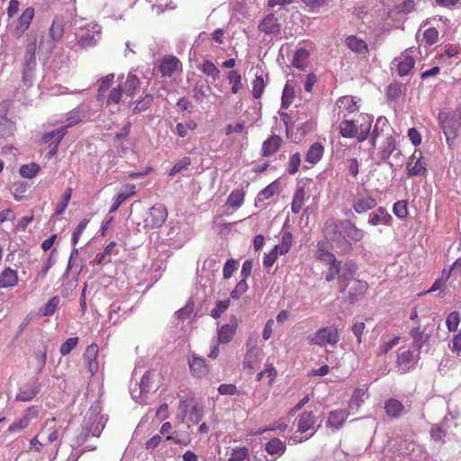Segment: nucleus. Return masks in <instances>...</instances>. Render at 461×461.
<instances>
[{"label":"nucleus","instance_id":"obj_47","mask_svg":"<svg viewBox=\"0 0 461 461\" xmlns=\"http://www.w3.org/2000/svg\"><path fill=\"white\" fill-rule=\"evenodd\" d=\"M41 170V167L36 163L24 164L20 169L19 173L23 177L25 178H32L34 177Z\"/></svg>","mask_w":461,"mask_h":461},{"label":"nucleus","instance_id":"obj_15","mask_svg":"<svg viewBox=\"0 0 461 461\" xmlns=\"http://www.w3.org/2000/svg\"><path fill=\"white\" fill-rule=\"evenodd\" d=\"M340 225L346 238L349 241L353 240L357 242L363 240L365 236L364 230L357 227L351 221L340 220Z\"/></svg>","mask_w":461,"mask_h":461},{"label":"nucleus","instance_id":"obj_60","mask_svg":"<svg viewBox=\"0 0 461 461\" xmlns=\"http://www.w3.org/2000/svg\"><path fill=\"white\" fill-rule=\"evenodd\" d=\"M122 90L121 86H117L116 87H113L109 95L106 97V104L112 105V104H117L122 99Z\"/></svg>","mask_w":461,"mask_h":461},{"label":"nucleus","instance_id":"obj_33","mask_svg":"<svg viewBox=\"0 0 461 461\" xmlns=\"http://www.w3.org/2000/svg\"><path fill=\"white\" fill-rule=\"evenodd\" d=\"M396 150L395 139L393 135H388L385 140V143L378 152V157L383 161H387L388 158Z\"/></svg>","mask_w":461,"mask_h":461},{"label":"nucleus","instance_id":"obj_13","mask_svg":"<svg viewBox=\"0 0 461 461\" xmlns=\"http://www.w3.org/2000/svg\"><path fill=\"white\" fill-rule=\"evenodd\" d=\"M357 270V265L353 260H347L341 267V273L339 276V283L340 285V292L345 293L349 285V281L353 280V276Z\"/></svg>","mask_w":461,"mask_h":461},{"label":"nucleus","instance_id":"obj_39","mask_svg":"<svg viewBox=\"0 0 461 461\" xmlns=\"http://www.w3.org/2000/svg\"><path fill=\"white\" fill-rule=\"evenodd\" d=\"M346 43L352 51L357 53H363L367 50L366 43L362 39H359L355 35L347 37Z\"/></svg>","mask_w":461,"mask_h":461},{"label":"nucleus","instance_id":"obj_55","mask_svg":"<svg viewBox=\"0 0 461 461\" xmlns=\"http://www.w3.org/2000/svg\"><path fill=\"white\" fill-rule=\"evenodd\" d=\"M59 301L60 300L58 296H54V297L50 298L41 308V315L42 316H51L55 312V311L59 303Z\"/></svg>","mask_w":461,"mask_h":461},{"label":"nucleus","instance_id":"obj_64","mask_svg":"<svg viewBox=\"0 0 461 461\" xmlns=\"http://www.w3.org/2000/svg\"><path fill=\"white\" fill-rule=\"evenodd\" d=\"M429 433L434 441H441L446 437L447 430L440 424H433Z\"/></svg>","mask_w":461,"mask_h":461},{"label":"nucleus","instance_id":"obj_34","mask_svg":"<svg viewBox=\"0 0 461 461\" xmlns=\"http://www.w3.org/2000/svg\"><path fill=\"white\" fill-rule=\"evenodd\" d=\"M309 56V51L304 48L297 49L293 56V66L300 70H304L306 68V61Z\"/></svg>","mask_w":461,"mask_h":461},{"label":"nucleus","instance_id":"obj_45","mask_svg":"<svg viewBox=\"0 0 461 461\" xmlns=\"http://www.w3.org/2000/svg\"><path fill=\"white\" fill-rule=\"evenodd\" d=\"M193 403L192 399H181L179 401L178 408H177V413L176 415V419L179 423H184L185 417L187 416V413L189 411V409L191 407V404Z\"/></svg>","mask_w":461,"mask_h":461},{"label":"nucleus","instance_id":"obj_42","mask_svg":"<svg viewBox=\"0 0 461 461\" xmlns=\"http://www.w3.org/2000/svg\"><path fill=\"white\" fill-rule=\"evenodd\" d=\"M228 461H250L249 448L246 447H237L232 448Z\"/></svg>","mask_w":461,"mask_h":461},{"label":"nucleus","instance_id":"obj_16","mask_svg":"<svg viewBox=\"0 0 461 461\" xmlns=\"http://www.w3.org/2000/svg\"><path fill=\"white\" fill-rule=\"evenodd\" d=\"M188 365L191 373L196 377H203L208 374L209 369L205 363V359L196 354H192L188 357Z\"/></svg>","mask_w":461,"mask_h":461},{"label":"nucleus","instance_id":"obj_36","mask_svg":"<svg viewBox=\"0 0 461 461\" xmlns=\"http://www.w3.org/2000/svg\"><path fill=\"white\" fill-rule=\"evenodd\" d=\"M415 64L414 59L407 55L397 63L396 73L399 77H404L410 74Z\"/></svg>","mask_w":461,"mask_h":461},{"label":"nucleus","instance_id":"obj_6","mask_svg":"<svg viewBox=\"0 0 461 461\" xmlns=\"http://www.w3.org/2000/svg\"><path fill=\"white\" fill-rule=\"evenodd\" d=\"M167 218V210L162 203L153 205L144 219V229L153 230L160 228Z\"/></svg>","mask_w":461,"mask_h":461},{"label":"nucleus","instance_id":"obj_10","mask_svg":"<svg viewBox=\"0 0 461 461\" xmlns=\"http://www.w3.org/2000/svg\"><path fill=\"white\" fill-rule=\"evenodd\" d=\"M315 423L316 417L312 411H303L300 414L298 419L297 431L301 434L309 432V434L304 437V439H309L316 433L320 427L315 428Z\"/></svg>","mask_w":461,"mask_h":461},{"label":"nucleus","instance_id":"obj_26","mask_svg":"<svg viewBox=\"0 0 461 461\" xmlns=\"http://www.w3.org/2000/svg\"><path fill=\"white\" fill-rule=\"evenodd\" d=\"M392 219V216L387 212L385 208L380 206L375 212L370 214L368 223L372 226H377L380 224L389 225Z\"/></svg>","mask_w":461,"mask_h":461},{"label":"nucleus","instance_id":"obj_27","mask_svg":"<svg viewBox=\"0 0 461 461\" xmlns=\"http://www.w3.org/2000/svg\"><path fill=\"white\" fill-rule=\"evenodd\" d=\"M68 132V126H62L56 130L44 133L41 138V142L43 144L58 143L61 141Z\"/></svg>","mask_w":461,"mask_h":461},{"label":"nucleus","instance_id":"obj_54","mask_svg":"<svg viewBox=\"0 0 461 461\" xmlns=\"http://www.w3.org/2000/svg\"><path fill=\"white\" fill-rule=\"evenodd\" d=\"M303 199H304V190L303 188H299L296 190L293 202L291 203V210L294 213H299L303 205Z\"/></svg>","mask_w":461,"mask_h":461},{"label":"nucleus","instance_id":"obj_43","mask_svg":"<svg viewBox=\"0 0 461 461\" xmlns=\"http://www.w3.org/2000/svg\"><path fill=\"white\" fill-rule=\"evenodd\" d=\"M140 87V80L136 75L129 73L124 83V92L129 96H133Z\"/></svg>","mask_w":461,"mask_h":461},{"label":"nucleus","instance_id":"obj_3","mask_svg":"<svg viewBox=\"0 0 461 461\" xmlns=\"http://www.w3.org/2000/svg\"><path fill=\"white\" fill-rule=\"evenodd\" d=\"M37 39H32L27 43L25 53L22 63V82L26 87H31L35 77Z\"/></svg>","mask_w":461,"mask_h":461},{"label":"nucleus","instance_id":"obj_24","mask_svg":"<svg viewBox=\"0 0 461 461\" xmlns=\"http://www.w3.org/2000/svg\"><path fill=\"white\" fill-rule=\"evenodd\" d=\"M35 11L32 7H27L18 19L17 25L15 27L16 33L22 35L29 27L34 17Z\"/></svg>","mask_w":461,"mask_h":461},{"label":"nucleus","instance_id":"obj_52","mask_svg":"<svg viewBox=\"0 0 461 461\" xmlns=\"http://www.w3.org/2000/svg\"><path fill=\"white\" fill-rule=\"evenodd\" d=\"M72 194V188L68 187L62 195L61 201L57 204L54 215H61L68 205Z\"/></svg>","mask_w":461,"mask_h":461},{"label":"nucleus","instance_id":"obj_12","mask_svg":"<svg viewBox=\"0 0 461 461\" xmlns=\"http://www.w3.org/2000/svg\"><path fill=\"white\" fill-rule=\"evenodd\" d=\"M7 104H0V138L8 139L14 135L16 126L14 122L6 117Z\"/></svg>","mask_w":461,"mask_h":461},{"label":"nucleus","instance_id":"obj_25","mask_svg":"<svg viewBox=\"0 0 461 461\" xmlns=\"http://www.w3.org/2000/svg\"><path fill=\"white\" fill-rule=\"evenodd\" d=\"M18 283L17 271L11 267H5L0 273V288H12Z\"/></svg>","mask_w":461,"mask_h":461},{"label":"nucleus","instance_id":"obj_57","mask_svg":"<svg viewBox=\"0 0 461 461\" xmlns=\"http://www.w3.org/2000/svg\"><path fill=\"white\" fill-rule=\"evenodd\" d=\"M78 340L77 337H72L64 341L59 348L60 355L63 357L68 355L77 347Z\"/></svg>","mask_w":461,"mask_h":461},{"label":"nucleus","instance_id":"obj_61","mask_svg":"<svg viewBox=\"0 0 461 461\" xmlns=\"http://www.w3.org/2000/svg\"><path fill=\"white\" fill-rule=\"evenodd\" d=\"M230 299L217 301L216 306L211 312V316L213 319H218L229 308Z\"/></svg>","mask_w":461,"mask_h":461},{"label":"nucleus","instance_id":"obj_5","mask_svg":"<svg viewBox=\"0 0 461 461\" xmlns=\"http://www.w3.org/2000/svg\"><path fill=\"white\" fill-rule=\"evenodd\" d=\"M64 34V21L56 17L50 28V39L41 37L39 48L50 54L55 48L56 42L59 41Z\"/></svg>","mask_w":461,"mask_h":461},{"label":"nucleus","instance_id":"obj_58","mask_svg":"<svg viewBox=\"0 0 461 461\" xmlns=\"http://www.w3.org/2000/svg\"><path fill=\"white\" fill-rule=\"evenodd\" d=\"M393 212L399 219H405L408 215L407 201L401 200L394 203L393 207Z\"/></svg>","mask_w":461,"mask_h":461},{"label":"nucleus","instance_id":"obj_31","mask_svg":"<svg viewBox=\"0 0 461 461\" xmlns=\"http://www.w3.org/2000/svg\"><path fill=\"white\" fill-rule=\"evenodd\" d=\"M323 153L324 147L319 142H314L310 146L306 153L305 161L310 164H316L321 160Z\"/></svg>","mask_w":461,"mask_h":461},{"label":"nucleus","instance_id":"obj_53","mask_svg":"<svg viewBox=\"0 0 461 461\" xmlns=\"http://www.w3.org/2000/svg\"><path fill=\"white\" fill-rule=\"evenodd\" d=\"M294 98V88L291 86H289L288 84H285V86L283 89V93H282L281 107L284 109H287L293 103Z\"/></svg>","mask_w":461,"mask_h":461},{"label":"nucleus","instance_id":"obj_48","mask_svg":"<svg viewBox=\"0 0 461 461\" xmlns=\"http://www.w3.org/2000/svg\"><path fill=\"white\" fill-rule=\"evenodd\" d=\"M154 97L150 94H146L140 99L137 100L136 105L133 108L134 113H140L146 111L153 103Z\"/></svg>","mask_w":461,"mask_h":461},{"label":"nucleus","instance_id":"obj_56","mask_svg":"<svg viewBox=\"0 0 461 461\" xmlns=\"http://www.w3.org/2000/svg\"><path fill=\"white\" fill-rule=\"evenodd\" d=\"M190 165H191V158L189 157H183L181 159H179L177 162L175 163V165L169 171V176H176V174L180 173L181 171L187 169Z\"/></svg>","mask_w":461,"mask_h":461},{"label":"nucleus","instance_id":"obj_46","mask_svg":"<svg viewBox=\"0 0 461 461\" xmlns=\"http://www.w3.org/2000/svg\"><path fill=\"white\" fill-rule=\"evenodd\" d=\"M292 242H293L292 233L289 231L284 232L282 234L280 244L276 245L274 247L275 250H278L280 256L285 255L289 251V249L292 246Z\"/></svg>","mask_w":461,"mask_h":461},{"label":"nucleus","instance_id":"obj_30","mask_svg":"<svg viewBox=\"0 0 461 461\" xmlns=\"http://www.w3.org/2000/svg\"><path fill=\"white\" fill-rule=\"evenodd\" d=\"M384 410L389 417L398 419L402 414L404 406L396 399H389L384 403Z\"/></svg>","mask_w":461,"mask_h":461},{"label":"nucleus","instance_id":"obj_29","mask_svg":"<svg viewBox=\"0 0 461 461\" xmlns=\"http://www.w3.org/2000/svg\"><path fill=\"white\" fill-rule=\"evenodd\" d=\"M179 60L176 57H168L162 59L159 65V72L162 77H171L177 69Z\"/></svg>","mask_w":461,"mask_h":461},{"label":"nucleus","instance_id":"obj_32","mask_svg":"<svg viewBox=\"0 0 461 461\" xmlns=\"http://www.w3.org/2000/svg\"><path fill=\"white\" fill-rule=\"evenodd\" d=\"M339 133L343 138H355L358 131L357 124L353 120H343L339 125Z\"/></svg>","mask_w":461,"mask_h":461},{"label":"nucleus","instance_id":"obj_35","mask_svg":"<svg viewBox=\"0 0 461 461\" xmlns=\"http://www.w3.org/2000/svg\"><path fill=\"white\" fill-rule=\"evenodd\" d=\"M236 324H224L218 330V342L229 343L236 331Z\"/></svg>","mask_w":461,"mask_h":461},{"label":"nucleus","instance_id":"obj_49","mask_svg":"<svg viewBox=\"0 0 461 461\" xmlns=\"http://www.w3.org/2000/svg\"><path fill=\"white\" fill-rule=\"evenodd\" d=\"M202 72L213 80L219 79L220 70L210 60H205L201 67Z\"/></svg>","mask_w":461,"mask_h":461},{"label":"nucleus","instance_id":"obj_9","mask_svg":"<svg viewBox=\"0 0 461 461\" xmlns=\"http://www.w3.org/2000/svg\"><path fill=\"white\" fill-rule=\"evenodd\" d=\"M154 375V372L147 371L140 382H136L134 385L131 384L130 393L136 402L142 403L145 402V394L151 390L150 379Z\"/></svg>","mask_w":461,"mask_h":461},{"label":"nucleus","instance_id":"obj_63","mask_svg":"<svg viewBox=\"0 0 461 461\" xmlns=\"http://www.w3.org/2000/svg\"><path fill=\"white\" fill-rule=\"evenodd\" d=\"M339 108H344L348 113H353L357 110V104L351 96H342L338 100Z\"/></svg>","mask_w":461,"mask_h":461},{"label":"nucleus","instance_id":"obj_50","mask_svg":"<svg viewBox=\"0 0 461 461\" xmlns=\"http://www.w3.org/2000/svg\"><path fill=\"white\" fill-rule=\"evenodd\" d=\"M229 84L232 85L231 92L237 94L242 87L241 77L237 70H230L228 73Z\"/></svg>","mask_w":461,"mask_h":461},{"label":"nucleus","instance_id":"obj_62","mask_svg":"<svg viewBox=\"0 0 461 461\" xmlns=\"http://www.w3.org/2000/svg\"><path fill=\"white\" fill-rule=\"evenodd\" d=\"M56 250H52L46 261L44 262L41 269L38 273V278H44L49 272V270L53 267L56 262L55 254Z\"/></svg>","mask_w":461,"mask_h":461},{"label":"nucleus","instance_id":"obj_22","mask_svg":"<svg viewBox=\"0 0 461 461\" xmlns=\"http://www.w3.org/2000/svg\"><path fill=\"white\" fill-rule=\"evenodd\" d=\"M282 138L279 135H272L267 139L261 148V155L263 157H269L276 153L282 145Z\"/></svg>","mask_w":461,"mask_h":461},{"label":"nucleus","instance_id":"obj_59","mask_svg":"<svg viewBox=\"0 0 461 461\" xmlns=\"http://www.w3.org/2000/svg\"><path fill=\"white\" fill-rule=\"evenodd\" d=\"M460 323V314L458 312H450L446 320V325L450 332L456 331Z\"/></svg>","mask_w":461,"mask_h":461},{"label":"nucleus","instance_id":"obj_44","mask_svg":"<svg viewBox=\"0 0 461 461\" xmlns=\"http://www.w3.org/2000/svg\"><path fill=\"white\" fill-rule=\"evenodd\" d=\"M113 78H114V74H113V73L101 78L99 87L97 90V94H96V99L98 101L104 99V97H105L104 94L112 86V84L113 82Z\"/></svg>","mask_w":461,"mask_h":461},{"label":"nucleus","instance_id":"obj_23","mask_svg":"<svg viewBox=\"0 0 461 461\" xmlns=\"http://www.w3.org/2000/svg\"><path fill=\"white\" fill-rule=\"evenodd\" d=\"M376 200L374 197L366 195L356 199L353 203L352 207L357 213L362 214L371 209H374L376 206Z\"/></svg>","mask_w":461,"mask_h":461},{"label":"nucleus","instance_id":"obj_11","mask_svg":"<svg viewBox=\"0 0 461 461\" xmlns=\"http://www.w3.org/2000/svg\"><path fill=\"white\" fill-rule=\"evenodd\" d=\"M40 391L41 384L39 383V378L34 377L19 387V392L16 394L15 400L19 402H30L40 393Z\"/></svg>","mask_w":461,"mask_h":461},{"label":"nucleus","instance_id":"obj_14","mask_svg":"<svg viewBox=\"0 0 461 461\" xmlns=\"http://www.w3.org/2000/svg\"><path fill=\"white\" fill-rule=\"evenodd\" d=\"M348 417V412L347 410H335L331 411L326 420L325 425L326 427L331 429L333 431L339 430L342 428L345 420Z\"/></svg>","mask_w":461,"mask_h":461},{"label":"nucleus","instance_id":"obj_7","mask_svg":"<svg viewBox=\"0 0 461 461\" xmlns=\"http://www.w3.org/2000/svg\"><path fill=\"white\" fill-rule=\"evenodd\" d=\"M439 125L443 131L459 132L461 129V116L457 109L453 111H442L438 113Z\"/></svg>","mask_w":461,"mask_h":461},{"label":"nucleus","instance_id":"obj_21","mask_svg":"<svg viewBox=\"0 0 461 461\" xmlns=\"http://www.w3.org/2000/svg\"><path fill=\"white\" fill-rule=\"evenodd\" d=\"M388 130H391L388 120L384 116H379L370 134V143L373 149L375 148L376 140Z\"/></svg>","mask_w":461,"mask_h":461},{"label":"nucleus","instance_id":"obj_1","mask_svg":"<svg viewBox=\"0 0 461 461\" xmlns=\"http://www.w3.org/2000/svg\"><path fill=\"white\" fill-rule=\"evenodd\" d=\"M323 235L326 240L332 243L339 253L346 255L352 251V243L346 238L341 229L340 220H327L324 223Z\"/></svg>","mask_w":461,"mask_h":461},{"label":"nucleus","instance_id":"obj_8","mask_svg":"<svg viewBox=\"0 0 461 461\" xmlns=\"http://www.w3.org/2000/svg\"><path fill=\"white\" fill-rule=\"evenodd\" d=\"M339 340V334L337 329L332 327H323L317 330L310 339V343L323 347L326 345L335 346Z\"/></svg>","mask_w":461,"mask_h":461},{"label":"nucleus","instance_id":"obj_41","mask_svg":"<svg viewBox=\"0 0 461 461\" xmlns=\"http://www.w3.org/2000/svg\"><path fill=\"white\" fill-rule=\"evenodd\" d=\"M244 192L239 189L233 190L228 196L226 204L230 208L238 209L244 201Z\"/></svg>","mask_w":461,"mask_h":461},{"label":"nucleus","instance_id":"obj_2","mask_svg":"<svg viewBox=\"0 0 461 461\" xmlns=\"http://www.w3.org/2000/svg\"><path fill=\"white\" fill-rule=\"evenodd\" d=\"M100 408L99 406L93 405L87 411L85 419L84 425L80 433L76 438L75 444L81 446L85 443L88 437H99L101 431L104 429V424L101 422V417H99Z\"/></svg>","mask_w":461,"mask_h":461},{"label":"nucleus","instance_id":"obj_19","mask_svg":"<svg viewBox=\"0 0 461 461\" xmlns=\"http://www.w3.org/2000/svg\"><path fill=\"white\" fill-rule=\"evenodd\" d=\"M367 283L366 281H361L357 279H353L351 281V285L348 289V293L347 295V300L353 303L358 301L366 292Z\"/></svg>","mask_w":461,"mask_h":461},{"label":"nucleus","instance_id":"obj_17","mask_svg":"<svg viewBox=\"0 0 461 461\" xmlns=\"http://www.w3.org/2000/svg\"><path fill=\"white\" fill-rule=\"evenodd\" d=\"M258 30L266 34L277 35L280 32L281 24L277 18L273 14H270L259 23Z\"/></svg>","mask_w":461,"mask_h":461},{"label":"nucleus","instance_id":"obj_18","mask_svg":"<svg viewBox=\"0 0 461 461\" xmlns=\"http://www.w3.org/2000/svg\"><path fill=\"white\" fill-rule=\"evenodd\" d=\"M397 371L400 374H406L414 368L413 353L411 350H404L398 354L396 359Z\"/></svg>","mask_w":461,"mask_h":461},{"label":"nucleus","instance_id":"obj_51","mask_svg":"<svg viewBox=\"0 0 461 461\" xmlns=\"http://www.w3.org/2000/svg\"><path fill=\"white\" fill-rule=\"evenodd\" d=\"M252 85V95L255 99H259L262 96L266 86L263 76H256Z\"/></svg>","mask_w":461,"mask_h":461},{"label":"nucleus","instance_id":"obj_4","mask_svg":"<svg viewBox=\"0 0 461 461\" xmlns=\"http://www.w3.org/2000/svg\"><path fill=\"white\" fill-rule=\"evenodd\" d=\"M77 20H75L73 25L78 30L75 32L77 42L81 49L95 47L101 39V27L98 24H87L77 26Z\"/></svg>","mask_w":461,"mask_h":461},{"label":"nucleus","instance_id":"obj_28","mask_svg":"<svg viewBox=\"0 0 461 461\" xmlns=\"http://www.w3.org/2000/svg\"><path fill=\"white\" fill-rule=\"evenodd\" d=\"M265 450L271 456H281L286 450V445L278 438H273L266 443Z\"/></svg>","mask_w":461,"mask_h":461},{"label":"nucleus","instance_id":"obj_37","mask_svg":"<svg viewBox=\"0 0 461 461\" xmlns=\"http://www.w3.org/2000/svg\"><path fill=\"white\" fill-rule=\"evenodd\" d=\"M258 354L259 349L257 347H252L247 351L243 360V368L245 370L251 372L255 368Z\"/></svg>","mask_w":461,"mask_h":461},{"label":"nucleus","instance_id":"obj_38","mask_svg":"<svg viewBox=\"0 0 461 461\" xmlns=\"http://www.w3.org/2000/svg\"><path fill=\"white\" fill-rule=\"evenodd\" d=\"M279 189V183L277 181L272 182L270 185H268L266 188L261 190L258 196L256 197V205L260 203L264 202L265 200L269 199L272 197L275 194L278 192Z\"/></svg>","mask_w":461,"mask_h":461},{"label":"nucleus","instance_id":"obj_20","mask_svg":"<svg viewBox=\"0 0 461 461\" xmlns=\"http://www.w3.org/2000/svg\"><path fill=\"white\" fill-rule=\"evenodd\" d=\"M98 346L95 343L90 344L85 352L84 357L86 362L87 363L88 371L91 375H94L98 370Z\"/></svg>","mask_w":461,"mask_h":461},{"label":"nucleus","instance_id":"obj_40","mask_svg":"<svg viewBox=\"0 0 461 461\" xmlns=\"http://www.w3.org/2000/svg\"><path fill=\"white\" fill-rule=\"evenodd\" d=\"M426 162L422 157H420L413 165L411 163L408 164V176H422L426 173Z\"/></svg>","mask_w":461,"mask_h":461}]
</instances>
